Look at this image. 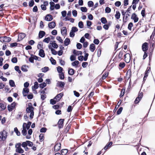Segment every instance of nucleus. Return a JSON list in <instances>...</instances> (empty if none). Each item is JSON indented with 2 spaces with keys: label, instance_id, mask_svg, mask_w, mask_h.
I'll list each match as a JSON object with an SVG mask.
<instances>
[{
  "label": "nucleus",
  "instance_id": "nucleus-31",
  "mask_svg": "<svg viewBox=\"0 0 155 155\" xmlns=\"http://www.w3.org/2000/svg\"><path fill=\"white\" fill-rule=\"evenodd\" d=\"M51 46L49 45V49H51L52 54L54 55L57 54V52L55 51L54 49L51 48Z\"/></svg>",
  "mask_w": 155,
  "mask_h": 155
},
{
  "label": "nucleus",
  "instance_id": "nucleus-33",
  "mask_svg": "<svg viewBox=\"0 0 155 155\" xmlns=\"http://www.w3.org/2000/svg\"><path fill=\"white\" fill-rule=\"evenodd\" d=\"M78 26L79 28H84V23L82 21H80L78 23Z\"/></svg>",
  "mask_w": 155,
  "mask_h": 155
},
{
  "label": "nucleus",
  "instance_id": "nucleus-27",
  "mask_svg": "<svg viewBox=\"0 0 155 155\" xmlns=\"http://www.w3.org/2000/svg\"><path fill=\"white\" fill-rule=\"evenodd\" d=\"M120 14L118 11H116V14L115 15V18L117 19H119L120 18Z\"/></svg>",
  "mask_w": 155,
  "mask_h": 155
},
{
  "label": "nucleus",
  "instance_id": "nucleus-49",
  "mask_svg": "<svg viewBox=\"0 0 155 155\" xmlns=\"http://www.w3.org/2000/svg\"><path fill=\"white\" fill-rule=\"evenodd\" d=\"M50 61L52 64L55 65L56 64V61L52 57H51L50 59Z\"/></svg>",
  "mask_w": 155,
  "mask_h": 155
},
{
  "label": "nucleus",
  "instance_id": "nucleus-7",
  "mask_svg": "<svg viewBox=\"0 0 155 155\" xmlns=\"http://www.w3.org/2000/svg\"><path fill=\"white\" fill-rule=\"evenodd\" d=\"M64 121V119H60L59 120V128H61L63 127Z\"/></svg>",
  "mask_w": 155,
  "mask_h": 155
},
{
  "label": "nucleus",
  "instance_id": "nucleus-24",
  "mask_svg": "<svg viewBox=\"0 0 155 155\" xmlns=\"http://www.w3.org/2000/svg\"><path fill=\"white\" fill-rule=\"evenodd\" d=\"M126 75L127 76H128V79L131 77V71L130 69H129L127 70L126 74Z\"/></svg>",
  "mask_w": 155,
  "mask_h": 155
},
{
  "label": "nucleus",
  "instance_id": "nucleus-44",
  "mask_svg": "<svg viewBox=\"0 0 155 155\" xmlns=\"http://www.w3.org/2000/svg\"><path fill=\"white\" fill-rule=\"evenodd\" d=\"M88 6L89 7H92L94 5V2L92 1H89L87 2Z\"/></svg>",
  "mask_w": 155,
  "mask_h": 155
},
{
  "label": "nucleus",
  "instance_id": "nucleus-28",
  "mask_svg": "<svg viewBox=\"0 0 155 155\" xmlns=\"http://www.w3.org/2000/svg\"><path fill=\"white\" fill-rule=\"evenodd\" d=\"M0 107L1 108L0 110H5L6 108V105L3 103H0Z\"/></svg>",
  "mask_w": 155,
  "mask_h": 155
},
{
  "label": "nucleus",
  "instance_id": "nucleus-53",
  "mask_svg": "<svg viewBox=\"0 0 155 155\" xmlns=\"http://www.w3.org/2000/svg\"><path fill=\"white\" fill-rule=\"evenodd\" d=\"M72 15L74 17H76L77 15V12L76 10H74L72 11Z\"/></svg>",
  "mask_w": 155,
  "mask_h": 155
},
{
  "label": "nucleus",
  "instance_id": "nucleus-22",
  "mask_svg": "<svg viewBox=\"0 0 155 155\" xmlns=\"http://www.w3.org/2000/svg\"><path fill=\"white\" fill-rule=\"evenodd\" d=\"M65 84L64 82L59 81V87H60L61 88H64Z\"/></svg>",
  "mask_w": 155,
  "mask_h": 155
},
{
  "label": "nucleus",
  "instance_id": "nucleus-36",
  "mask_svg": "<svg viewBox=\"0 0 155 155\" xmlns=\"http://www.w3.org/2000/svg\"><path fill=\"white\" fill-rule=\"evenodd\" d=\"M125 89L123 88L121 91V93L119 96L120 98L124 96L125 93Z\"/></svg>",
  "mask_w": 155,
  "mask_h": 155
},
{
  "label": "nucleus",
  "instance_id": "nucleus-13",
  "mask_svg": "<svg viewBox=\"0 0 155 155\" xmlns=\"http://www.w3.org/2000/svg\"><path fill=\"white\" fill-rule=\"evenodd\" d=\"M31 124V122H29L27 124L24 123L23 124V127H26V129H27V130H28L29 129Z\"/></svg>",
  "mask_w": 155,
  "mask_h": 155
},
{
  "label": "nucleus",
  "instance_id": "nucleus-61",
  "mask_svg": "<svg viewBox=\"0 0 155 155\" xmlns=\"http://www.w3.org/2000/svg\"><path fill=\"white\" fill-rule=\"evenodd\" d=\"M123 55V51H120L119 53V54L118 55V58L119 59H122V57Z\"/></svg>",
  "mask_w": 155,
  "mask_h": 155
},
{
  "label": "nucleus",
  "instance_id": "nucleus-5",
  "mask_svg": "<svg viewBox=\"0 0 155 155\" xmlns=\"http://www.w3.org/2000/svg\"><path fill=\"white\" fill-rule=\"evenodd\" d=\"M148 44L147 42H145L142 44V48L143 51L144 52H146L148 49Z\"/></svg>",
  "mask_w": 155,
  "mask_h": 155
},
{
  "label": "nucleus",
  "instance_id": "nucleus-18",
  "mask_svg": "<svg viewBox=\"0 0 155 155\" xmlns=\"http://www.w3.org/2000/svg\"><path fill=\"white\" fill-rule=\"evenodd\" d=\"M55 26V23L54 21H52L48 24V27L50 28H54Z\"/></svg>",
  "mask_w": 155,
  "mask_h": 155
},
{
  "label": "nucleus",
  "instance_id": "nucleus-64",
  "mask_svg": "<svg viewBox=\"0 0 155 155\" xmlns=\"http://www.w3.org/2000/svg\"><path fill=\"white\" fill-rule=\"evenodd\" d=\"M27 143V141L26 142H23L21 144L22 146L24 148H25L28 145Z\"/></svg>",
  "mask_w": 155,
  "mask_h": 155
},
{
  "label": "nucleus",
  "instance_id": "nucleus-62",
  "mask_svg": "<svg viewBox=\"0 0 155 155\" xmlns=\"http://www.w3.org/2000/svg\"><path fill=\"white\" fill-rule=\"evenodd\" d=\"M92 24L91 21H87V27H90Z\"/></svg>",
  "mask_w": 155,
  "mask_h": 155
},
{
  "label": "nucleus",
  "instance_id": "nucleus-19",
  "mask_svg": "<svg viewBox=\"0 0 155 155\" xmlns=\"http://www.w3.org/2000/svg\"><path fill=\"white\" fill-rule=\"evenodd\" d=\"M53 18L50 15H47L45 17V20L47 21H51L52 20Z\"/></svg>",
  "mask_w": 155,
  "mask_h": 155
},
{
  "label": "nucleus",
  "instance_id": "nucleus-41",
  "mask_svg": "<svg viewBox=\"0 0 155 155\" xmlns=\"http://www.w3.org/2000/svg\"><path fill=\"white\" fill-rule=\"evenodd\" d=\"M14 131L15 132L17 135L18 136H20V133L18 130L17 127H15L14 129Z\"/></svg>",
  "mask_w": 155,
  "mask_h": 155
},
{
  "label": "nucleus",
  "instance_id": "nucleus-58",
  "mask_svg": "<svg viewBox=\"0 0 155 155\" xmlns=\"http://www.w3.org/2000/svg\"><path fill=\"white\" fill-rule=\"evenodd\" d=\"M50 40V38L49 37H48L45 38L44 40L43 41L48 43Z\"/></svg>",
  "mask_w": 155,
  "mask_h": 155
},
{
  "label": "nucleus",
  "instance_id": "nucleus-38",
  "mask_svg": "<svg viewBox=\"0 0 155 155\" xmlns=\"http://www.w3.org/2000/svg\"><path fill=\"white\" fill-rule=\"evenodd\" d=\"M155 30L154 29V30L153 31L152 34L150 36V40H152V41H154V40H153V38L155 36Z\"/></svg>",
  "mask_w": 155,
  "mask_h": 155
},
{
  "label": "nucleus",
  "instance_id": "nucleus-21",
  "mask_svg": "<svg viewBox=\"0 0 155 155\" xmlns=\"http://www.w3.org/2000/svg\"><path fill=\"white\" fill-rule=\"evenodd\" d=\"M126 12H125L124 10H121V13L122 14V15L123 16V22L126 23L127 22V21H125V15L126 13Z\"/></svg>",
  "mask_w": 155,
  "mask_h": 155
},
{
  "label": "nucleus",
  "instance_id": "nucleus-51",
  "mask_svg": "<svg viewBox=\"0 0 155 155\" xmlns=\"http://www.w3.org/2000/svg\"><path fill=\"white\" fill-rule=\"evenodd\" d=\"M43 137H44V135L42 134H40L39 136V138L41 142H42L43 140Z\"/></svg>",
  "mask_w": 155,
  "mask_h": 155
},
{
  "label": "nucleus",
  "instance_id": "nucleus-35",
  "mask_svg": "<svg viewBox=\"0 0 155 155\" xmlns=\"http://www.w3.org/2000/svg\"><path fill=\"white\" fill-rule=\"evenodd\" d=\"M125 65H126V64L124 62H121L119 63V67H120L121 68H123L125 66Z\"/></svg>",
  "mask_w": 155,
  "mask_h": 155
},
{
  "label": "nucleus",
  "instance_id": "nucleus-1",
  "mask_svg": "<svg viewBox=\"0 0 155 155\" xmlns=\"http://www.w3.org/2000/svg\"><path fill=\"white\" fill-rule=\"evenodd\" d=\"M34 107L31 105H28V107L26 109V112L27 113H30V117L31 119L33 118L34 115Z\"/></svg>",
  "mask_w": 155,
  "mask_h": 155
},
{
  "label": "nucleus",
  "instance_id": "nucleus-23",
  "mask_svg": "<svg viewBox=\"0 0 155 155\" xmlns=\"http://www.w3.org/2000/svg\"><path fill=\"white\" fill-rule=\"evenodd\" d=\"M15 151L16 152L19 153H23L24 152V150L21 147L16 148Z\"/></svg>",
  "mask_w": 155,
  "mask_h": 155
},
{
  "label": "nucleus",
  "instance_id": "nucleus-57",
  "mask_svg": "<svg viewBox=\"0 0 155 155\" xmlns=\"http://www.w3.org/2000/svg\"><path fill=\"white\" fill-rule=\"evenodd\" d=\"M88 63L87 62H83L82 64V66L83 68H85L88 65Z\"/></svg>",
  "mask_w": 155,
  "mask_h": 155
},
{
  "label": "nucleus",
  "instance_id": "nucleus-63",
  "mask_svg": "<svg viewBox=\"0 0 155 155\" xmlns=\"http://www.w3.org/2000/svg\"><path fill=\"white\" fill-rule=\"evenodd\" d=\"M72 110V106L71 105H69L68 106L67 110V111L68 112H70Z\"/></svg>",
  "mask_w": 155,
  "mask_h": 155
},
{
  "label": "nucleus",
  "instance_id": "nucleus-34",
  "mask_svg": "<svg viewBox=\"0 0 155 155\" xmlns=\"http://www.w3.org/2000/svg\"><path fill=\"white\" fill-rule=\"evenodd\" d=\"M108 75V72H105L102 76V78L103 80L105 79Z\"/></svg>",
  "mask_w": 155,
  "mask_h": 155
},
{
  "label": "nucleus",
  "instance_id": "nucleus-9",
  "mask_svg": "<svg viewBox=\"0 0 155 155\" xmlns=\"http://www.w3.org/2000/svg\"><path fill=\"white\" fill-rule=\"evenodd\" d=\"M75 72V71L73 69L68 68V73L70 75H73Z\"/></svg>",
  "mask_w": 155,
  "mask_h": 155
},
{
  "label": "nucleus",
  "instance_id": "nucleus-20",
  "mask_svg": "<svg viewBox=\"0 0 155 155\" xmlns=\"http://www.w3.org/2000/svg\"><path fill=\"white\" fill-rule=\"evenodd\" d=\"M79 63L78 61L76 60L71 63V65L73 66H75L76 67H78V65Z\"/></svg>",
  "mask_w": 155,
  "mask_h": 155
},
{
  "label": "nucleus",
  "instance_id": "nucleus-6",
  "mask_svg": "<svg viewBox=\"0 0 155 155\" xmlns=\"http://www.w3.org/2000/svg\"><path fill=\"white\" fill-rule=\"evenodd\" d=\"M131 19L134 20V23L137 22L139 20L138 18L137 17L136 14L134 13L132 14L131 17Z\"/></svg>",
  "mask_w": 155,
  "mask_h": 155
},
{
  "label": "nucleus",
  "instance_id": "nucleus-56",
  "mask_svg": "<svg viewBox=\"0 0 155 155\" xmlns=\"http://www.w3.org/2000/svg\"><path fill=\"white\" fill-rule=\"evenodd\" d=\"M121 2L119 1L116 2L114 4L115 6L117 7L120 6L121 5Z\"/></svg>",
  "mask_w": 155,
  "mask_h": 155
},
{
  "label": "nucleus",
  "instance_id": "nucleus-32",
  "mask_svg": "<svg viewBox=\"0 0 155 155\" xmlns=\"http://www.w3.org/2000/svg\"><path fill=\"white\" fill-rule=\"evenodd\" d=\"M9 83L10 85L12 87H15V82L14 81L12 80H10L9 81Z\"/></svg>",
  "mask_w": 155,
  "mask_h": 155
},
{
  "label": "nucleus",
  "instance_id": "nucleus-59",
  "mask_svg": "<svg viewBox=\"0 0 155 155\" xmlns=\"http://www.w3.org/2000/svg\"><path fill=\"white\" fill-rule=\"evenodd\" d=\"M40 87L43 88L46 85V84L45 82L43 83L39 84Z\"/></svg>",
  "mask_w": 155,
  "mask_h": 155
},
{
  "label": "nucleus",
  "instance_id": "nucleus-16",
  "mask_svg": "<svg viewBox=\"0 0 155 155\" xmlns=\"http://www.w3.org/2000/svg\"><path fill=\"white\" fill-rule=\"evenodd\" d=\"M39 55L41 57L43 58L45 57V54L44 53V51L43 49H40V50Z\"/></svg>",
  "mask_w": 155,
  "mask_h": 155
},
{
  "label": "nucleus",
  "instance_id": "nucleus-29",
  "mask_svg": "<svg viewBox=\"0 0 155 155\" xmlns=\"http://www.w3.org/2000/svg\"><path fill=\"white\" fill-rule=\"evenodd\" d=\"M27 132L26 127H23V130L21 131L22 134L23 135L25 136L27 134Z\"/></svg>",
  "mask_w": 155,
  "mask_h": 155
},
{
  "label": "nucleus",
  "instance_id": "nucleus-25",
  "mask_svg": "<svg viewBox=\"0 0 155 155\" xmlns=\"http://www.w3.org/2000/svg\"><path fill=\"white\" fill-rule=\"evenodd\" d=\"M59 77L61 80H63L64 78V75L63 72L59 73Z\"/></svg>",
  "mask_w": 155,
  "mask_h": 155
},
{
  "label": "nucleus",
  "instance_id": "nucleus-46",
  "mask_svg": "<svg viewBox=\"0 0 155 155\" xmlns=\"http://www.w3.org/2000/svg\"><path fill=\"white\" fill-rule=\"evenodd\" d=\"M70 59L71 61H73L75 60L76 59V57L75 55H72L70 57Z\"/></svg>",
  "mask_w": 155,
  "mask_h": 155
},
{
  "label": "nucleus",
  "instance_id": "nucleus-3",
  "mask_svg": "<svg viewBox=\"0 0 155 155\" xmlns=\"http://www.w3.org/2000/svg\"><path fill=\"white\" fill-rule=\"evenodd\" d=\"M0 41L3 42H8L11 40V38H10L7 36L0 37Z\"/></svg>",
  "mask_w": 155,
  "mask_h": 155
},
{
  "label": "nucleus",
  "instance_id": "nucleus-30",
  "mask_svg": "<svg viewBox=\"0 0 155 155\" xmlns=\"http://www.w3.org/2000/svg\"><path fill=\"white\" fill-rule=\"evenodd\" d=\"M101 22L103 24H105L107 23V21L106 18L105 17H102L101 19Z\"/></svg>",
  "mask_w": 155,
  "mask_h": 155
},
{
  "label": "nucleus",
  "instance_id": "nucleus-11",
  "mask_svg": "<svg viewBox=\"0 0 155 155\" xmlns=\"http://www.w3.org/2000/svg\"><path fill=\"white\" fill-rule=\"evenodd\" d=\"M57 97H58V94H57L54 99L50 100V104L52 105L55 104L57 101Z\"/></svg>",
  "mask_w": 155,
  "mask_h": 155
},
{
  "label": "nucleus",
  "instance_id": "nucleus-37",
  "mask_svg": "<svg viewBox=\"0 0 155 155\" xmlns=\"http://www.w3.org/2000/svg\"><path fill=\"white\" fill-rule=\"evenodd\" d=\"M78 31V28L76 27H73L71 28V31L73 32H75Z\"/></svg>",
  "mask_w": 155,
  "mask_h": 155
},
{
  "label": "nucleus",
  "instance_id": "nucleus-14",
  "mask_svg": "<svg viewBox=\"0 0 155 155\" xmlns=\"http://www.w3.org/2000/svg\"><path fill=\"white\" fill-rule=\"evenodd\" d=\"M70 43V39L69 38H66L64 41V45L66 46L68 45Z\"/></svg>",
  "mask_w": 155,
  "mask_h": 155
},
{
  "label": "nucleus",
  "instance_id": "nucleus-55",
  "mask_svg": "<svg viewBox=\"0 0 155 155\" xmlns=\"http://www.w3.org/2000/svg\"><path fill=\"white\" fill-rule=\"evenodd\" d=\"M11 61L12 62L15 63L17 62L18 60L17 58L14 57L12 58Z\"/></svg>",
  "mask_w": 155,
  "mask_h": 155
},
{
  "label": "nucleus",
  "instance_id": "nucleus-42",
  "mask_svg": "<svg viewBox=\"0 0 155 155\" xmlns=\"http://www.w3.org/2000/svg\"><path fill=\"white\" fill-rule=\"evenodd\" d=\"M150 68H147V70L145 72L144 75H147V76H148V73H149L150 71Z\"/></svg>",
  "mask_w": 155,
  "mask_h": 155
},
{
  "label": "nucleus",
  "instance_id": "nucleus-47",
  "mask_svg": "<svg viewBox=\"0 0 155 155\" xmlns=\"http://www.w3.org/2000/svg\"><path fill=\"white\" fill-rule=\"evenodd\" d=\"M50 44H51L52 47L55 48H57L58 47V45L54 42H54H53L52 43H50Z\"/></svg>",
  "mask_w": 155,
  "mask_h": 155
},
{
  "label": "nucleus",
  "instance_id": "nucleus-8",
  "mask_svg": "<svg viewBox=\"0 0 155 155\" xmlns=\"http://www.w3.org/2000/svg\"><path fill=\"white\" fill-rule=\"evenodd\" d=\"M67 30L65 27H63L61 30V33L63 36H66L67 34Z\"/></svg>",
  "mask_w": 155,
  "mask_h": 155
},
{
  "label": "nucleus",
  "instance_id": "nucleus-10",
  "mask_svg": "<svg viewBox=\"0 0 155 155\" xmlns=\"http://www.w3.org/2000/svg\"><path fill=\"white\" fill-rule=\"evenodd\" d=\"M26 35L23 33H20L18 35V40L19 41H21L25 37Z\"/></svg>",
  "mask_w": 155,
  "mask_h": 155
},
{
  "label": "nucleus",
  "instance_id": "nucleus-43",
  "mask_svg": "<svg viewBox=\"0 0 155 155\" xmlns=\"http://www.w3.org/2000/svg\"><path fill=\"white\" fill-rule=\"evenodd\" d=\"M133 23L130 22L128 25V29L130 30L131 31L132 29V27L133 26Z\"/></svg>",
  "mask_w": 155,
  "mask_h": 155
},
{
  "label": "nucleus",
  "instance_id": "nucleus-60",
  "mask_svg": "<svg viewBox=\"0 0 155 155\" xmlns=\"http://www.w3.org/2000/svg\"><path fill=\"white\" fill-rule=\"evenodd\" d=\"M61 13L62 17H65L67 14V12L66 11L64 10L62 11L61 12Z\"/></svg>",
  "mask_w": 155,
  "mask_h": 155
},
{
  "label": "nucleus",
  "instance_id": "nucleus-2",
  "mask_svg": "<svg viewBox=\"0 0 155 155\" xmlns=\"http://www.w3.org/2000/svg\"><path fill=\"white\" fill-rule=\"evenodd\" d=\"M143 96V93L142 92L140 93L139 92L138 96L135 99L134 102L135 104H137L139 103L140 101L141 100Z\"/></svg>",
  "mask_w": 155,
  "mask_h": 155
},
{
  "label": "nucleus",
  "instance_id": "nucleus-50",
  "mask_svg": "<svg viewBox=\"0 0 155 155\" xmlns=\"http://www.w3.org/2000/svg\"><path fill=\"white\" fill-rule=\"evenodd\" d=\"M81 10L83 12H86L87 11V9L86 7H81Z\"/></svg>",
  "mask_w": 155,
  "mask_h": 155
},
{
  "label": "nucleus",
  "instance_id": "nucleus-40",
  "mask_svg": "<svg viewBox=\"0 0 155 155\" xmlns=\"http://www.w3.org/2000/svg\"><path fill=\"white\" fill-rule=\"evenodd\" d=\"M111 9L108 7H107L105 9V12L106 13H109L111 12Z\"/></svg>",
  "mask_w": 155,
  "mask_h": 155
},
{
  "label": "nucleus",
  "instance_id": "nucleus-12",
  "mask_svg": "<svg viewBox=\"0 0 155 155\" xmlns=\"http://www.w3.org/2000/svg\"><path fill=\"white\" fill-rule=\"evenodd\" d=\"M68 152V150L67 149H62L61 151V153H59V155H65Z\"/></svg>",
  "mask_w": 155,
  "mask_h": 155
},
{
  "label": "nucleus",
  "instance_id": "nucleus-17",
  "mask_svg": "<svg viewBox=\"0 0 155 155\" xmlns=\"http://www.w3.org/2000/svg\"><path fill=\"white\" fill-rule=\"evenodd\" d=\"M97 51V56L98 57H100L101 52V47L98 46L97 47V48L96 49V51Z\"/></svg>",
  "mask_w": 155,
  "mask_h": 155
},
{
  "label": "nucleus",
  "instance_id": "nucleus-26",
  "mask_svg": "<svg viewBox=\"0 0 155 155\" xmlns=\"http://www.w3.org/2000/svg\"><path fill=\"white\" fill-rule=\"evenodd\" d=\"M45 32L43 31H40L39 33V37L40 38H42L45 35Z\"/></svg>",
  "mask_w": 155,
  "mask_h": 155
},
{
  "label": "nucleus",
  "instance_id": "nucleus-4",
  "mask_svg": "<svg viewBox=\"0 0 155 155\" xmlns=\"http://www.w3.org/2000/svg\"><path fill=\"white\" fill-rule=\"evenodd\" d=\"M7 133L4 130L0 132V136L2 140H5L7 137Z\"/></svg>",
  "mask_w": 155,
  "mask_h": 155
},
{
  "label": "nucleus",
  "instance_id": "nucleus-48",
  "mask_svg": "<svg viewBox=\"0 0 155 155\" xmlns=\"http://www.w3.org/2000/svg\"><path fill=\"white\" fill-rule=\"evenodd\" d=\"M76 47L78 49H80L82 48V45L81 43H77Z\"/></svg>",
  "mask_w": 155,
  "mask_h": 155
},
{
  "label": "nucleus",
  "instance_id": "nucleus-52",
  "mask_svg": "<svg viewBox=\"0 0 155 155\" xmlns=\"http://www.w3.org/2000/svg\"><path fill=\"white\" fill-rule=\"evenodd\" d=\"M93 42L94 43V44L96 45H97L99 44V43L100 42V41L98 39H94V40L93 41Z\"/></svg>",
  "mask_w": 155,
  "mask_h": 155
},
{
  "label": "nucleus",
  "instance_id": "nucleus-15",
  "mask_svg": "<svg viewBox=\"0 0 155 155\" xmlns=\"http://www.w3.org/2000/svg\"><path fill=\"white\" fill-rule=\"evenodd\" d=\"M95 46L94 44L92 43L90 45L89 49L91 52H94L95 49Z\"/></svg>",
  "mask_w": 155,
  "mask_h": 155
},
{
  "label": "nucleus",
  "instance_id": "nucleus-39",
  "mask_svg": "<svg viewBox=\"0 0 155 155\" xmlns=\"http://www.w3.org/2000/svg\"><path fill=\"white\" fill-rule=\"evenodd\" d=\"M49 68L48 67H45L41 69L42 71L43 72H46L48 71Z\"/></svg>",
  "mask_w": 155,
  "mask_h": 155
},
{
  "label": "nucleus",
  "instance_id": "nucleus-45",
  "mask_svg": "<svg viewBox=\"0 0 155 155\" xmlns=\"http://www.w3.org/2000/svg\"><path fill=\"white\" fill-rule=\"evenodd\" d=\"M123 110V107H120L118 110L117 112V115L120 114L121 112Z\"/></svg>",
  "mask_w": 155,
  "mask_h": 155
},
{
  "label": "nucleus",
  "instance_id": "nucleus-54",
  "mask_svg": "<svg viewBox=\"0 0 155 155\" xmlns=\"http://www.w3.org/2000/svg\"><path fill=\"white\" fill-rule=\"evenodd\" d=\"M59 63L61 65L63 66L64 65L65 63L64 61L61 59H59Z\"/></svg>",
  "mask_w": 155,
  "mask_h": 155
}]
</instances>
